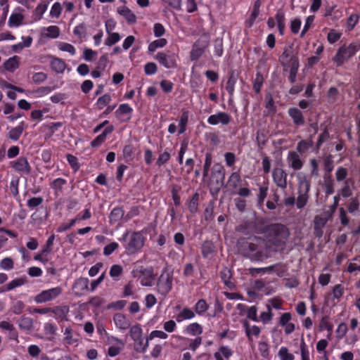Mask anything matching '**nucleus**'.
I'll return each mask as SVG.
<instances>
[{
    "label": "nucleus",
    "instance_id": "62",
    "mask_svg": "<svg viewBox=\"0 0 360 360\" xmlns=\"http://www.w3.org/2000/svg\"><path fill=\"white\" fill-rule=\"evenodd\" d=\"M154 35L156 37H160L165 33V29L161 23H155L153 27Z\"/></svg>",
    "mask_w": 360,
    "mask_h": 360
},
{
    "label": "nucleus",
    "instance_id": "49",
    "mask_svg": "<svg viewBox=\"0 0 360 360\" xmlns=\"http://www.w3.org/2000/svg\"><path fill=\"white\" fill-rule=\"evenodd\" d=\"M276 19L278 25V28L280 32V34L282 35L283 34L284 28H285V16L282 12H278L276 15Z\"/></svg>",
    "mask_w": 360,
    "mask_h": 360
},
{
    "label": "nucleus",
    "instance_id": "51",
    "mask_svg": "<svg viewBox=\"0 0 360 360\" xmlns=\"http://www.w3.org/2000/svg\"><path fill=\"white\" fill-rule=\"evenodd\" d=\"M236 84V78L233 74L231 75L226 85V89L229 94L232 96L234 92L235 85Z\"/></svg>",
    "mask_w": 360,
    "mask_h": 360
},
{
    "label": "nucleus",
    "instance_id": "28",
    "mask_svg": "<svg viewBox=\"0 0 360 360\" xmlns=\"http://www.w3.org/2000/svg\"><path fill=\"white\" fill-rule=\"evenodd\" d=\"M27 125L24 121L20 122L17 127L12 128L9 131V139H12L13 141H18L20 139Z\"/></svg>",
    "mask_w": 360,
    "mask_h": 360
},
{
    "label": "nucleus",
    "instance_id": "17",
    "mask_svg": "<svg viewBox=\"0 0 360 360\" xmlns=\"http://www.w3.org/2000/svg\"><path fill=\"white\" fill-rule=\"evenodd\" d=\"M89 280L87 278L80 277L77 279L73 285L72 290L77 296H81L88 290Z\"/></svg>",
    "mask_w": 360,
    "mask_h": 360
},
{
    "label": "nucleus",
    "instance_id": "27",
    "mask_svg": "<svg viewBox=\"0 0 360 360\" xmlns=\"http://www.w3.org/2000/svg\"><path fill=\"white\" fill-rule=\"evenodd\" d=\"M117 13L123 16L129 23H134L136 21L135 14L127 6H122L117 8Z\"/></svg>",
    "mask_w": 360,
    "mask_h": 360
},
{
    "label": "nucleus",
    "instance_id": "9",
    "mask_svg": "<svg viewBox=\"0 0 360 360\" xmlns=\"http://www.w3.org/2000/svg\"><path fill=\"white\" fill-rule=\"evenodd\" d=\"M63 290L57 286L41 291L34 297V302L38 304L51 302L56 299L62 294Z\"/></svg>",
    "mask_w": 360,
    "mask_h": 360
},
{
    "label": "nucleus",
    "instance_id": "44",
    "mask_svg": "<svg viewBox=\"0 0 360 360\" xmlns=\"http://www.w3.org/2000/svg\"><path fill=\"white\" fill-rule=\"evenodd\" d=\"M107 34H108V37L105 40V44L106 46H112L120 40L121 37L117 32H110Z\"/></svg>",
    "mask_w": 360,
    "mask_h": 360
},
{
    "label": "nucleus",
    "instance_id": "58",
    "mask_svg": "<svg viewBox=\"0 0 360 360\" xmlns=\"http://www.w3.org/2000/svg\"><path fill=\"white\" fill-rule=\"evenodd\" d=\"M28 354L32 358H38L39 355L40 354L41 350V349L36 345H31L27 348Z\"/></svg>",
    "mask_w": 360,
    "mask_h": 360
},
{
    "label": "nucleus",
    "instance_id": "25",
    "mask_svg": "<svg viewBox=\"0 0 360 360\" xmlns=\"http://www.w3.org/2000/svg\"><path fill=\"white\" fill-rule=\"evenodd\" d=\"M60 32V28L56 25H51L41 29V35L47 38L56 39L59 37Z\"/></svg>",
    "mask_w": 360,
    "mask_h": 360
},
{
    "label": "nucleus",
    "instance_id": "3",
    "mask_svg": "<svg viewBox=\"0 0 360 360\" xmlns=\"http://www.w3.org/2000/svg\"><path fill=\"white\" fill-rule=\"evenodd\" d=\"M225 172L224 167L219 164L214 165L209 181V186L212 193H217L224 185Z\"/></svg>",
    "mask_w": 360,
    "mask_h": 360
},
{
    "label": "nucleus",
    "instance_id": "4",
    "mask_svg": "<svg viewBox=\"0 0 360 360\" xmlns=\"http://www.w3.org/2000/svg\"><path fill=\"white\" fill-rule=\"evenodd\" d=\"M131 275L134 278H138L142 286L150 287L153 285L155 276L152 267L144 268L143 266H136L131 271Z\"/></svg>",
    "mask_w": 360,
    "mask_h": 360
},
{
    "label": "nucleus",
    "instance_id": "10",
    "mask_svg": "<svg viewBox=\"0 0 360 360\" xmlns=\"http://www.w3.org/2000/svg\"><path fill=\"white\" fill-rule=\"evenodd\" d=\"M107 343L110 346L108 354L111 357L118 355L124 347V342L118 338L112 335L107 337Z\"/></svg>",
    "mask_w": 360,
    "mask_h": 360
},
{
    "label": "nucleus",
    "instance_id": "38",
    "mask_svg": "<svg viewBox=\"0 0 360 360\" xmlns=\"http://www.w3.org/2000/svg\"><path fill=\"white\" fill-rule=\"evenodd\" d=\"M359 15L357 13L352 14L347 20L346 27L348 31L352 30L359 20Z\"/></svg>",
    "mask_w": 360,
    "mask_h": 360
},
{
    "label": "nucleus",
    "instance_id": "35",
    "mask_svg": "<svg viewBox=\"0 0 360 360\" xmlns=\"http://www.w3.org/2000/svg\"><path fill=\"white\" fill-rule=\"evenodd\" d=\"M167 44L166 39L161 38L152 41L148 47V52L153 53L159 48L165 47Z\"/></svg>",
    "mask_w": 360,
    "mask_h": 360
},
{
    "label": "nucleus",
    "instance_id": "40",
    "mask_svg": "<svg viewBox=\"0 0 360 360\" xmlns=\"http://www.w3.org/2000/svg\"><path fill=\"white\" fill-rule=\"evenodd\" d=\"M51 91V89L49 86H41L37 89L31 91L30 94L34 98H39L49 94Z\"/></svg>",
    "mask_w": 360,
    "mask_h": 360
},
{
    "label": "nucleus",
    "instance_id": "7",
    "mask_svg": "<svg viewBox=\"0 0 360 360\" xmlns=\"http://www.w3.org/2000/svg\"><path fill=\"white\" fill-rule=\"evenodd\" d=\"M129 335L136 342L135 349L139 352H145L148 347V340L143 344V330L140 324H135L130 327Z\"/></svg>",
    "mask_w": 360,
    "mask_h": 360
},
{
    "label": "nucleus",
    "instance_id": "1",
    "mask_svg": "<svg viewBox=\"0 0 360 360\" xmlns=\"http://www.w3.org/2000/svg\"><path fill=\"white\" fill-rule=\"evenodd\" d=\"M270 245L268 242L261 238L250 239L244 246L245 255L252 261H262L269 257Z\"/></svg>",
    "mask_w": 360,
    "mask_h": 360
},
{
    "label": "nucleus",
    "instance_id": "26",
    "mask_svg": "<svg viewBox=\"0 0 360 360\" xmlns=\"http://www.w3.org/2000/svg\"><path fill=\"white\" fill-rule=\"evenodd\" d=\"M195 312L188 307H184L180 309L179 312L176 315V320L180 323L185 320L192 319L195 317Z\"/></svg>",
    "mask_w": 360,
    "mask_h": 360
},
{
    "label": "nucleus",
    "instance_id": "63",
    "mask_svg": "<svg viewBox=\"0 0 360 360\" xmlns=\"http://www.w3.org/2000/svg\"><path fill=\"white\" fill-rule=\"evenodd\" d=\"M158 68L154 63H148L144 66L145 73L148 75H154L157 72Z\"/></svg>",
    "mask_w": 360,
    "mask_h": 360
},
{
    "label": "nucleus",
    "instance_id": "47",
    "mask_svg": "<svg viewBox=\"0 0 360 360\" xmlns=\"http://www.w3.org/2000/svg\"><path fill=\"white\" fill-rule=\"evenodd\" d=\"M58 49L62 51L69 53L71 56H74L76 53L75 48L70 44L65 42H60L58 45Z\"/></svg>",
    "mask_w": 360,
    "mask_h": 360
},
{
    "label": "nucleus",
    "instance_id": "13",
    "mask_svg": "<svg viewBox=\"0 0 360 360\" xmlns=\"http://www.w3.org/2000/svg\"><path fill=\"white\" fill-rule=\"evenodd\" d=\"M272 176L274 181L277 186L281 188H285L287 187V174L282 168H274Z\"/></svg>",
    "mask_w": 360,
    "mask_h": 360
},
{
    "label": "nucleus",
    "instance_id": "50",
    "mask_svg": "<svg viewBox=\"0 0 360 360\" xmlns=\"http://www.w3.org/2000/svg\"><path fill=\"white\" fill-rule=\"evenodd\" d=\"M188 117L186 112H184L181 116V118L179 120V134H183L186 129V124L188 123Z\"/></svg>",
    "mask_w": 360,
    "mask_h": 360
},
{
    "label": "nucleus",
    "instance_id": "41",
    "mask_svg": "<svg viewBox=\"0 0 360 360\" xmlns=\"http://www.w3.org/2000/svg\"><path fill=\"white\" fill-rule=\"evenodd\" d=\"M124 211L121 208H114L110 214V221L111 223H115L122 218Z\"/></svg>",
    "mask_w": 360,
    "mask_h": 360
},
{
    "label": "nucleus",
    "instance_id": "24",
    "mask_svg": "<svg viewBox=\"0 0 360 360\" xmlns=\"http://www.w3.org/2000/svg\"><path fill=\"white\" fill-rule=\"evenodd\" d=\"M133 111L132 108L128 104H121L116 110V114L123 121L129 120Z\"/></svg>",
    "mask_w": 360,
    "mask_h": 360
},
{
    "label": "nucleus",
    "instance_id": "46",
    "mask_svg": "<svg viewBox=\"0 0 360 360\" xmlns=\"http://www.w3.org/2000/svg\"><path fill=\"white\" fill-rule=\"evenodd\" d=\"M240 181V176L238 172H233L231 174L228 180V184L230 187L236 188Z\"/></svg>",
    "mask_w": 360,
    "mask_h": 360
},
{
    "label": "nucleus",
    "instance_id": "20",
    "mask_svg": "<svg viewBox=\"0 0 360 360\" xmlns=\"http://www.w3.org/2000/svg\"><path fill=\"white\" fill-rule=\"evenodd\" d=\"M292 316L290 313L283 314L279 319L280 325L284 328L286 334H290L295 330V324L291 323Z\"/></svg>",
    "mask_w": 360,
    "mask_h": 360
},
{
    "label": "nucleus",
    "instance_id": "32",
    "mask_svg": "<svg viewBox=\"0 0 360 360\" xmlns=\"http://www.w3.org/2000/svg\"><path fill=\"white\" fill-rule=\"evenodd\" d=\"M19 65H20V58L16 56L9 58L4 63V66L5 69L11 72H13L16 69H18L19 67Z\"/></svg>",
    "mask_w": 360,
    "mask_h": 360
},
{
    "label": "nucleus",
    "instance_id": "57",
    "mask_svg": "<svg viewBox=\"0 0 360 360\" xmlns=\"http://www.w3.org/2000/svg\"><path fill=\"white\" fill-rule=\"evenodd\" d=\"M300 351L302 360H310L309 352L304 340H302L300 342Z\"/></svg>",
    "mask_w": 360,
    "mask_h": 360
},
{
    "label": "nucleus",
    "instance_id": "60",
    "mask_svg": "<svg viewBox=\"0 0 360 360\" xmlns=\"http://www.w3.org/2000/svg\"><path fill=\"white\" fill-rule=\"evenodd\" d=\"M272 313L271 309L269 305H267V311H263L260 314V320L264 323H266L271 320Z\"/></svg>",
    "mask_w": 360,
    "mask_h": 360
},
{
    "label": "nucleus",
    "instance_id": "61",
    "mask_svg": "<svg viewBox=\"0 0 360 360\" xmlns=\"http://www.w3.org/2000/svg\"><path fill=\"white\" fill-rule=\"evenodd\" d=\"M347 326L345 323H341L338 325L336 329L337 337L339 339L342 338L347 332Z\"/></svg>",
    "mask_w": 360,
    "mask_h": 360
},
{
    "label": "nucleus",
    "instance_id": "16",
    "mask_svg": "<svg viewBox=\"0 0 360 360\" xmlns=\"http://www.w3.org/2000/svg\"><path fill=\"white\" fill-rule=\"evenodd\" d=\"M113 321L116 328L122 332L127 330L131 326L129 319L121 313H117L114 315Z\"/></svg>",
    "mask_w": 360,
    "mask_h": 360
},
{
    "label": "nucleus",
    "instance_id": "53",
    "mask_svg": "<svg viewBox=\"0 0 360 360\" xmlns=\"http://www.w3.org/2000/svg\"><path fill=\"white\" fill-rule=\"evenodd\" d=\"M326 223V219L325 218L321 217H316L314 219V226L315 229L317 231L318 236H321L322 233L321 231V229L325 225Z\"/></svg>",
    "mask_w": 360,
    "mask_h": 360
},
{
    "label": "nucleus",
    "instance_id": "23",
    "mask_svg": "<svg viewBox=\"0 0 360 360\" xmlns=\"http://www.w3.org/2000/svg\"><path fill=\"white\" fill-rule=\"evenodd\" d=\"M233 354V350L228 346H221L219 349L214 353V360L229 359Z\"/></svg>",
    "mask_w": 360,
    "mask_h": 360
},
{
    "label": "nucleus",
    "instance_id": "56",
    "mask_svg": "<svg viewBox=\"0 0 360 360\" xmlns=\"http://www.w3.org/2000/svg\"><path fill=\"white\" fill-rule=\"evenodd\" d=\"M168 338V335L162 330H153L149 335V339L153 340L154 338H160L165 340Z\"/></svg>",
    "mask_w": 360,
    "mask_h": 360
},
{
    "label": "nucleus",
    "instance_id": "22",
    "mask_svg": "<svg viewBox=\"0 0 360 360\" xmlns=\"http://www.w3.org/2000/svg\"><path fill=\"white\" fill-rule=\"evenodd\" d=\"M246 335L250 342H253L254 338H257L261 332L260 328L257 326H250L247 321L243 323Z\"/></svg>",
    "mask_w": 360,
    "mask_h": 360
},
{
    "label": "nucleus",
    "instance_id": "2",
    "mask_svg": "<svg viewBox=\"0 0 360 360\" xmlns=\"http://www.w3.org/2000/svg\"><path fill=\"white\" fill-rule=\"evenodd\" d=\"M120 240L125 243L124 246L128 254H134L143 247L145 238L139 232H134L131 234L127 232Z\"/></svg>",
    "mask_w": 360,
    "mask_h": 360
},
{
    "label": "nucleus",
    "instance_id": "8",
    "mask_svg": "<svg viewBox=\"0 0 360 360\" xmlns=\"http://www.w3.org/2000/svg\"><path fill=\"white\" fill-rule=\"evenodd\" d=\"M172 272L165 269L162 271L157 282L158 291L162 295H167L172 288Z\"/></svg>",
    "mask_w": 360,
    "mask_h": 360
},
{
    "label": "nucleus",
    "instance_id": "5",
    "mask_svg": "<svg viewBox=\"0 0 360 360\" xmlns=\"http://www.w3.org/2000/svg\"><path fill=\"white\" fill-rule=\"evenodd\" d=\"M359 49L360 44L358 43H352L348 46H342L338 49V52L334 56L333 60L338 66H340L345 63V61L354 56Z\"/></svg>",
    "mask_w": 360,
    "mask_h": 360
},
{
    "label": "nucleus",
    "instance_id": "54",
    "mask_svg": "<svg viewBox=\"0 0 360 360\" xmlns=\"http://www.w3.org/2000/svg\"><path fill=\"white\" fill-rule=\"evenodd\" d=\"M313 146L311 141H302L297 144V149L301 153L307 152Z\"/></svg>",
    "mask_w": 360,
    "mask_h": 360
},
{
    "label": "nucleus",
    "instance_id": "14",
    "mask_svg": "<svg viewBox=\"0 0 360 360\" xmlns=\"http://www.w3.org/2000/svg\"><path fill=\"white\" fill-rule=\"evenodd\" d=\"M231 121V117L224 112H219L210 115L207 119V122L211 125H217L219 123L224 125L228 124Z\"/></svg>",
    "mask_w": 360,
    "mask_h": 360
},
{
    "label": "nucleus",
    "instance_id": "39",
    "mask_svg": "<svg viewBox=\"0 0 360 360\" xmlns=\"http://www.w3.org/2000/svg\"><path fill=\"white\" fill-rule=\"evenodd\" d=\"M208 309V304L205 300H199L194 307L195 311L198 315H202Z\"/></svg>",
    "mask_w": 360,
    "mask_h": 360
},
{
    "label": "nucleus",
    "instance_id": "31",
    "mask_svg": "<svg viewBox=\"0 0 360 360\" xmlns=\"http://www.w3.org/2000/svg\"><path fill=\"white\" fill-rule=\"evenodd\" d=\"M288 114L291 117L293 120V122L296 125H303L304 123V120L302 116V112L296 108H292L288 110Z\"/></svg>",
    "mask_w": 360,
    "mask_h": 360
},
{
    "label": "nucleus",
    "instance_id": "33",
    "mask_svg": "<svg viewBox=\"0 0 360 360\" xmlns=\"http://www.w3.org/2000/svg\"><path fill=\"white\" fill-rule=\"evenodd\" d=\"M51 67L57 73H63L66 68V64L62 59L54 58L51 61Z\"/></svg>",
    "mask_w": 360,
    "mask_h": 360
},
{
    "label": "nucleus",
    "instance_id": "34",
    "mask_svg": "<svg viewBox=\"0 0 360 360\" xmlns=\"http://www.w3.org/2000/svg\"><path fill=\"white\" fill-rule=\"evenodd\" d=\"M184 332L191 335H199L202 333V326L198 323H193L184 328Z\"/></svg>",
    "mask_w": 360,
    "mask_h": 360
},
{
    "label": "nucleus",
    "instance_id": "42",
    "mask_svg": "<svg viewBox=\"0 0 360 360\" xmlns=\"http://www.w3.org/2000/svg\"><path fill=\"white\" fill-rule=\"evenodd\" d=\"M123 268L121 265L114 264L110 267L109 274L115 281H117L122 274Z\"/></svg>",
    "mask_w": 360,
    "mask_h": 360
},
{
    "label": "nucleus",
    "instance_id": "59",
    "mask_svg": "<svg viewBox=\"0 0 360 360\" xmlns=\"http://www.w3.org/2000/svg\"><path fill=\"white\" fill-rule=\"evenodd\" d=\"M0 267L4 270H10L13 268V261L10 257H6L0 262Z\"/></svg>",
    "mask_w": 360,
    "mask_h": 360
},
{
    "label": "nucleus",
    "instance_id": "48",
    "mask_svg": "<svg viewBox=\"0 0 360 360\" xmlns=\"http://www.w3.org/2000/svg\"><path fill=\"white\" fill-rule=\"evenodd\" d=\"M110 101V96L109 94H105L97 100L96 104L97 108L101 110L105 108L108 104H109Z\"/></svg>",
    "mask_w": 360,
    "mask_h": 360
},
{
    "label": "nucleus",
    "instance_id": "37",
    "mask_svg": "<svg viewBox=\"0 0 360 360\" xmlns=\"http://www.w3.org/2000/svg\"><path fill=\"white\" fill-rule=\"evenodd\" d=\"M258 350L261 356L264 359L269 358L270 349L269 345L265 340H260L258 342Z\"/></svg>",
    "mask_w": 360,
    "mask_h": 360
},
{
    "label": "nucleus",
    "instance_id": "21",
    "mask_svg": "<svg viewBox=\"0 0 360 360\" xmlns=\"http://www.w3.org/2000/svg\"><path fill=\"white\" fill-rule=\"evenodd\" d=\"M287 161L289 167L295 170H299L303 166V162L301 160L300 155L293 151L288 153Z\"/></svg>",
    "mask_w": 360,
    "mask_h": 360
},
{
    "label": "nucleus",
    "instance_id": "30",
    "mask_svg": "<svg viewBox=\"0 0 360 360\" xmlns=\"http://www.w3.org/2000/svg\"><path fill=\"white\" fill-rule=\"evenodd\" d=\"M114 130V127L112 125L108 126L105 129V130L98 135L94 140H93L91 143L92 147L99 146L102 143L105 141L106 137L108 134H110Z\"/></svg>",
    "mask_w": 360,
    "mask_h": 360
},
{
    "label": "nucleus",
    "instance_id": "19",
    "mask_svg": "<svg viewBox=\"0 0 360 360\" xmlns=\"http://www.w3.org/2000/svg\"><path fill=\"white\" fill-rule=\"evenodd\" d=\"M21 8L18 7L14 12L10 15L8 21V25L10 27H18L22 24L24 15L21 13Z\"/></svg>",
    "mask_w": 360,
    "mask_h": 360
},
{
    "label": "nucleus",
    "instance_id": "18",
    "mask_svg": "<svg viewBox=\"0 0 360 360\" xmlns=\"http://www.w3.org/2000/svg\"><path fill=\"white\" fill-rule=\"evenodd\" d=\"M63 341L66 345H77L79 341V335L70 327H66L63 330Z\"/></svg>",
    "mask_w": 360,
    "mask_h": 360
},
{
    "label": "nucleus",
    "instance_id": "64",
    "mask_svg": "<svg viewBox=\"0 0 360 360\" xmlns=\"http://www.w3.org/2000/svg\"><path fill=\"white\" fill-rule=\"evenodd\" d=\"M119 245L116 242H112L111 243L105 246L103 249V254L106 256L111 255L117 248Z\"/></svg>",
    "mask_w": 360,
    "mask_h": 360
},
{
    "label": "nucleus",
    "instance_id": "55",
    "mask_svg": "<svg viewBox=\"0 0 360 360\" xmlns=\"http://www.w3.org/2000/svg\"><path fill=\"white\" fill-rule=\"evenodd\" d=\"M25 308V304L20 300L15 302L11 309L15 314H20Z\"/></svg>",
    "mask_w": 360,
    "mask_h": 360
},
{
    "label": "nucleus",
    "instance_id": "6",
    "mask_svg": "<svg viewBox=\"0 0 360 360\" xmlns=\"http://www.w3.org/2000/svg\"><path fill=\"white\" fill-rule=\"evenodd\" d=\"M297 178L299 181V195L297 198L296 206L298 209L303 208L308 201V192L310 188V184L304 174H298Z\"/></svg>",
    "mask_w": 360,
    "mask_h": 360
},
{
    "label": "nucleus",
    "instance_id": "29",
    "mask_svg": "<svg viewBox=\"0 0 360 360\" xmlns=\"http://www.w3.org/2000/svg\"><path fill=\"white\" fill-rule=\"evenodd\" d=\"M51 312L55 314L56 319L60 321L66 320L69 313V307L67 306H57L51 308Z\"/></svg>",
    "mask_w": 360,
    "mask_h": 360
},
{
    "label": "nucleus",
    "instance_id": "36",
    "mask_svg": "<svg viewBox=\"0 0 360 360\" xmlns=\"http://www.w3.org/2000/svg\"><path fill=\"white\" fill-rule=\"evenodd\" d=\"M18 326L23 330H30L33 327V320L30 317L22 316L18 321Z\"/></svg>",
    "mask_w": 360,
    "mask_h": 360
},
{
    "label": "nucleus",
    "instance_id": "45",
    "mask_svg": "<svg viewBox=\"0 0 360 360\" xmlns=\"http://www.w3.org/2000/svg\"><path fill=\"white\" fill-rule=\"evenodd\" d=\"M319 328L321 330H327L329 332H331L333 328V325L330 322L328 316L323 317L319 323Z\"/></svg>",
    "mask_w": 360,
    "mask_h": 360
},
{
    "label": "nucleus",
    "instance_id": "52",
    "mask_svg": "<svg viewBox=\"0 0 360 360\" xmlns=\"http://www.w3.org/2000/svg\"><path fill=\"white\" fill-rule=\"evenodd\" d=\"M62 11V7L59 2H56L53 4L51 6V11H50V16L51 18H58L60 15Z\"/></svg>",
    "mask_w": 360,
    "mask_h": 360
},
{
    "label": "nucleus",
    "instance_id": "12",
    "mask_svg": "<svg viewBox=\"0 0 360 360\" xmlns=\"http://www.w3.org/2000/svg\"><path fill=\"white\" fill-rule=\"evenodd\" d=\"M155 58L166 68H173L176 66L177 56L170 52H159Z\"/></svg>",
    "mask_w": 360,
    "mask_h": 360
},
{
    "label": "nucleus",
    "instance_id": "43",
    "mask_svg": "<svg viewBox=\"0 0 360 360\" xmlns=\"http://www.w3.org/2000/svg\"><path fill=\"white\" fill-rule=\"evenodd\" d=\"M278 355L281 360H294V355L289 352L285 347H281L278 351Z\"/></svg>",
    "mask_w": 360,
    "mask_h": 360
},
{
    "label": "nucleus",
    "instance_id": "15",
    "mask_svg": "<svg viewBox=\"0 0 360 360\" xmlns=\"http://www.w3.org/2000/svg\"><path fill=\"white\" fill-rule=\"evenodd\" d=\"M208 46L207 40H198L193 45L191 51V58L193 60L198 59L204 53Z\"/></svg>",
    "mask_w": 360,
    "mask_h": 360
},
{
    "label": "nucleus",
    "instance_id": "11",
    "mask_svg": "<svg viewBox=\"0 0 360 360\" xmlns=\"http://www.w3.org/2000/svg\"><path fill=\"white\" fill-rule=\"evenodd\" d=\"M10 166L22 175H28L31 172V166L25 157H19L10 162Z\"/></svg>",
    "mask_w": 360,
    "mask_h": 360
}]
</instances>
